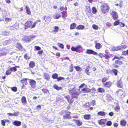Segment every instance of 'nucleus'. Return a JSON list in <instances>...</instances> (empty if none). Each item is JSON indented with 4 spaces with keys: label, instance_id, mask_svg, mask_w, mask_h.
<instances>
[{
    "label": "nucleus",
    "instance_id": "37",
    "mask_svg": "<svg viewBox=\"0 0 128 128\" xmlns=\"http://www.w3.org/2000/svg\"><path fill=\"white\" fill-rule=\"evenodd\" d=\"M74 68L76 71L77 72H81L82 70V68L78 66H74Z\"/></svg>",
    "mask_w": 128,
    "mask_h": 128
},
{
    "label": "nucleus",
    "instance_id": "2",
    "mask_svg": "<svg viewBox=\"0 0 128 128\" xmlns=\"http://www.w3.org/2000/svg\"><path fill=\"white\" fill-rule=\"evenodd\" d=\"M124 57L121 56L120 57L115 56L112 59V60L113 61L115 59H118V60H116L115 61L114 63L113 64L112 66L115 68H118L119 67L118 65H121L123 64V62L119 60L120 59L123 58Z\"/></svg>",
    "mask_w": 128,
    "mask_h": 128
},
{
    "label": "nucleus",
    "instance_id": "25",
    "mask_svg": "<svg viewBox=\"0 0 128 128\" xmlns=\"http://www.w3.org/2000/svg\"><path fill=\"white\" fill-rule=\"evenodd\" d=\"M28 79L23 78L21 80V82L22 84L27 85L28 84L27 80Z\"/></svg>",
    "mask_w": 128,
    "mask_h": 128
},
{
    "label": "nucleus",
    "instance_id": "40",
    "mask_svg": "<svg viewBox=\"0 0 128 128\" xmlns=\"http://www.w3.org/2000/svg\"><path fill=\"white\" fill-rule=\"evenodd\" d=\"M9 122V120H1V123L2 125L3 126H5V122Z\"/></svg>",
    "mask_w": 128,
    "mask_h": 128
},
{
    "label": "nucleus",
    "instance_id": "19",
    "mask_svg": "<svg viewBox=\"0 0 128 128\" xmlns=\"http://www.w3.org/2000/svg\"><path fill=\"white\" fill-rule=\"evenodd\" d=\"M22 40L25 42H29L30 41L29 36H26L22 38Z\"/></svg>",
    "mask_w": 128,
    "mask_h": 128
},
{
    "label": "nucleus",
    "instance_id": "50",
    "mask_svg": "<svg viewBox=\"0 0 128 128\" xmlns=\"http://www.w3.org/2000/svg\"><path fill=\"white\" fill-rule=\"evenodd\" d=\"M122 54L124 56L128 55V50H126L122 52Z\"/></svg>",
    "mask_w": 128,
    "mask_h": 128
},
{
    "label": "nucleus",
    "instance_id": "15",
    "mask_svg": "<svg viewBox=\"0 0 128 128\" xmlns=\"http://www.w3.org/2000/svg\"><path fill=\"white\" fill-rule=\"evenodd\" d=\"M90 88H84L81 89L80 92L82 93H88L89 92Z\"/></svg>",
    "mask_w": 128,
    "mask_h": 128
},
{
    "label": "nucleus",
    "instance_id": "59",
    "mask_svg": "<svg viewBox=\"0 0 128 128\" xmlns=\"http://www.w3.org/2000/svg\"><path fill=\"white\" fill-rule=\"evenodd\" d=\"M106 125L108 126H110L112 124V122L111 121H108L106 123Z\"/></svg>",
    "mask_w": 128,
    "mask_h": 128
},
{
    "label": "nucleus",
    "instance_id": "24",
    "mask_svg": "<svg viewBox=\"0 0 128 128\" xmlns=\"http://www.w3.org/2000/svg\"><path fill=\"white\" fill-rule=\"evenodd\" d=\"M120 123L121 126H124L126 124V122L124 120H122L120 121Z\"/></svg>",
    "mask_w": 128,
    "mask_h": 128
},
{
    "label": "nucleus",
    "instance_id": "3",
    "mask_svg": "<svg viewBox=\"0 0 128 128\" xmlns=\"http://www.w3.org/2000/svg\"><path fill=\"white\" fill-rule=\"evenodd\" d=\"M71 114L70 112L66 110H62L59 113L60 115H63V117L64 119H70L71 118L70 115Z\"/></svg>",
    "mask_w": 128,
    "mask_h": 128
},
{
    "label": "nucleus",
    "instance_id": "56",
    "mask_svg": "<svg viewBox=\"0 0 128 128\" xmlns=\"http://www.w3.org/2000/svg\"><path fill=\"white\" fill-rule=\"evenodd\" d=\"M16 26L14 25L11 26L10 27V29L11 30H14L15 29H16Z\"/></svg>",
    "mask_w": 128,
    "mask_h": 128
},
{
    "label": "nucleus",
    "instance_id": "46",
    "mask_svg": "<svg viewBox=\"0 0 128 128\" xmlns=\"http://www.w3.org/2000/svg\"><path fill=\"white\" fill-rule=\"evenodd\" d=\"M42 92L44 94L49 93V91L47 89L43 88L42 89Z\"/></svg>",
    "mask_w": 128,
    "mask_h": 128
},
{
    "label": "nucleus",
    "instance_id": "34",
    "mask_svg": "<svg viewBox=\"0 0 128 128\" xmlns=\"http://www.w3.org/2000/svg\"><path fill=\"white\" fill-rule=\"evenodd\" d=\"M106 98L107 100L108 101L111 100L112 99V98L111 95L109 94H107L106 96Z\"/></svg>",
    "mask_w": 128,
    "mask_h": 128
},
{
    "label": "nucleus",
    "instance_id": "35",
    "mask_svg": "<svg viewBox=\"0 0 128 128\" xmlns=\"http://www.w3.org/2000/svg\"><path fill=\"white\" fill-rule=\"evenodd\" d=\"M97 114L99 116H104L106 115V113L104 112L100 111L98 112Z\"/></svg>",
    "mask_w": 128,
    "mask_h": 128
},
{
    "label": "nucleus",
    "instance_id": "43",
    "mask_svg": "<svg viewBox=\"0 0 128 128\" xmlns=\"http://www.w3.org/2000/svg\"><path fill=\"white\" fill-rule=\"evenodd\" d=\"M120 20H117L115 21L113 24V25L114 26H116L119 24L120 23Z\"/></svg>",
    "mask_w": 128,
    "mask_h": 128
},
{
    "label": "nucleus",
    "instance_id": "63",
    "mask_svg": "<svg viewBox=\"0 0 128 128\" xmlns=\"http://www.w3.org/2000/svg\"><path fill=\"white\" fill-rule=\"evenodd\" d=\"M35 50H40L41 49V48L40 47L38 46H35L34 47Z\"/></svg>",
    "mask_w": 128,
    "mask_h": 128
},
{
    "label": "nucleus",
    "instance_id": "22",
    "mask_svg": "<svg viewBox=\"0 0 128 128\" xmlns=\"http://www.w3.org/2000/svg\"><path fill=\"white\" fill-rule=\"evenodd\" d=\"M35 63L33 61H31L30 62L29 66L30 68H32L35 66Z\"/></svg>",
    "mask_w": 128,
    "mask_h": 128
},
{
    "label": "nucleus",
    "instance_id": "48",
    "mask_svg": "<svg viewBox=\"0 0 128 128\" xmlns=\"http://www.w3.org/2000/svg\"><path fill=\"white\" fill-rule=\"evenodd\" d=\"M54 88L57 90H60L62 88L61 87H59L56 85H55L54 86Z\"/></svg>",
    "mask_w": 128,
    "mask_h": 128
},
{
    "label": "nucleus",
    "instance_id": "5",
    "mask_svg": "<svg viewBox=\"0 0 128 128\" xmlns=\"http://www.w3.org/2000/svg\"><path fill=\"white\" fill-rule=\"evenodd\" d=\"M69 94H70L72 96V97L73 98H78L79 94L73 90V88L71 90H68Z\"/></svg>",
    "mask_w": 128,
    "mask_h": 128
},
{
    "label": "nucleus",
    "instance_id": "44",
    "mask_svg": "<svg viewBox=\"0 0 128 128\" xmlns=\"http://www.w3.org/2000/svg\"><path fill=\"white\" fill-rule=\"evenodd\" d=\"M116 85L119 88H122L123 86L122 84L120 81L118 82Z\"/></svg>",
    "mask_w": 128,
    "mask_h": 128
},
{
    "label": "nucleus",
    "instance_id": "23",
    "mask_svg": "<svg viewBox=\"0 0 128 128\" xmlns=\"http://www.w3.org/2000/svg\"><path fill=\"white\" fill-rule=\"evenodd\" d=\"M74 122L76 123V125L78 126H81L82 124V122H80L79 120H76V119L73 120Z\"/></svg>",
    "mask_w": 128,
    "mask_h": 128
},
{
    "label": "nucleus",
    "instance_id": "36",
    "mask_svg": "<svg viewBox=\"0 0 128 128\" xmlns=\"http://www.w3.org/2000/svg\"><path fill=\"white\" fill-rule=\"evenodd\" d=\"M96 92V90L94 88H92L90 89L89 90V92H90L92 94H94Z\"/></svg>",
    "mask_w": 128,
    "mask_h": 128
},
{
    "label": "nucleus",
    "instance_id": "6",
    "mask_svg": "<svg viewBox=\"0 0 128 128\" xmlns=\"http://www.w3.org/2000/svg\"><path fill=\"white\" fill-rule=\"evenodd\" d=\"M80 49H82V47L80 45L77 46L76 47L72 46L71 48V50L72 51H76L79 52H82V51H80L79 50Z\"/></svg>",
    "mask_w": 128,
    "mask_h": 128
},
{
    "label": "nucleus",
    "instance_id": "26",
    "mask_svg": "<svg viewBox=\"0 0 128 128\" xmlns=\"http://www.w3.org/2000/svg\"><path fill=\"white\" fill-rule=\"evenodd\" d=\"M83 117L85 120H88L90 119L91 116L90 114H85L84 115Z\"/></svg>",
    "mask_w": 128,
    "mask_h": 128
},
{
    "label": "nucleus",
    "instance_id": "52",
    "mask_svg": "<svg viewBox=\"0 0 128 128\" xmlns=\"http://www.w3.org/2000/svg\"><path fill=\"white\" fill-rule=\"evenodd\" d=\"M92 12L93 14H95L96 13L97 10L95 7H93L92 8Z\"/></svg>",
    "mask_w": 128,
    "mask_h": 128
},
{
    "label": "nucleus",
    "instance_id": "8",
    "mask_svg": "<svg viewBox=\"0 0 128 128\" xmlns=\"http://www.w3.org/2000/svg\"><path fill=\"white\" fill-rule=\"evenodd\" d=\"M28 80H29V84L31 87L33 88H35L36 86V81L32 79H28Z\"/></svg>",
    "mask_w": 128,
    "mask_h": 128
},
{
    "label": "nucleus",
    "instance_id": "12",
    "mask_svg": "<svg viewBox=\"0 0 128 128\" xmlns=\"http://www.w3.org/2000/svg\"><path fill=\"white\" fill-rule=\"evenodd\" d=\"M112 82L110 81H108L103 83V86L105 88H109L111 86Z\"/></svg>",
    "mask_w": 128,
    "mask_h": 128
},
{
    "label": "nucleus",
    "instance_id": "49",
    "mask_svg": "<svg viewBox=\"0 0 128 128\" xmlns=\"http://www.w3.org/2000/svg\"><path fill=\"white\" fill-rule=\"evenodd\" d=\"M10 33V32L6 30L3 31L2 33L4 35L6 36L8 35Z\"/></svg>",
    "mask_w": 128,
    "mask_h": 128
},
{
    "label": "nucleus",
    "instance_id": "38",
    "mask_svg": "<svg viewBox=\"0 0 128 128\" xmlns=\"http://www.w3.org/2000/svg\"><path fill=\"white\" fill-rule=\"evenodd\" d=\"M98 91L99 92L103 93L104 92L105 90L103 88H99L98 89Z\"/></svg>",
    "mask_w": 128,
    "mask_h": 128
},
{
    "label": "nucleus",
    "instance_id": "4",
    "mask_svg": "<svg viewBox=\"0 0 128 128\" xmlns=\"http://www.w3.org/2000/svg\"><path fill=\"white\" fill-rule=\"evenodd\" d=\"M37 23V22H35L32 24V22L31 20H28L24 24V28L26 29L28 28H34L36 26Z\"/></svg>",
    "mask_w": 128,
    "mask_h": 128
},
{
    "label": "nucleus",
    "instance_id": "53",
    "mask_svg": "<svg viewBox=\"0 0 128 128\" xmlns=\"http://www.w3.org/2000/svg\"><path fill=\"white\" fill-rule=\"evenodd\" d=\"M11 89L12 91L14 92H16L17 90V88L16 86L12 87L11 88Z\"/></svg>",
    "mask_w": 128,
    "mask_h": 128
},
{
    "label": "nucleus",
    "instance_id": "9",
    "mask_svg": "<svg viewBox=\"0 0 128 128\" xmlns=\"http://www.w3.org/2000/svg\"><path fill=\"white\" fill-rule=\"evenodd\" d=\"M110 15L112 17V18L114 20H117L118 18V14L115 11H112L110 13Z\"/></svg>",
    "mask_w": 128,
    "mask_h": 128
},
{
    "label": "nucleus",
    "instance_id": "20",
    "mask_svg": "<svg viewBox=\"0 0 128 128\" xmlns=\"http://www.w3.org/2000/svg\"><path fill=\"white\" fill-rule=\"evenodd\" d=\"M95 47L97 49H99L102 48V46L101 44L100 43H97L95 42Z\"/></svg>",
    "mask_w": 128,
    "mask_h": 128
},
{
    "label": "nucleus",
    "instance_id": "51",
    "mask_svg": "<svg viewBox=\"0 0 128 128\" xmlns=\"http://www.w3.org/2000/svg\"><path fill=\"white\" fill-rule=\"evenodd\" d=\"M12 72H15L17 71V68H16V67H11L10 68Z\"/></svg>",
    "mask_w": 128,
    "mask_h": 128
},
{
    "label": "nucleus",
    "instance_id": "11",
    "mask_svg": "<svg viewBox=\"0 0 128 128\" xmlns=\"http://www.w3.org/2000/svg\"><path fill=\"white\" fill-rule=\"evenodd\" d=\"M86 53L88 54H92L94 55H96L98 54L97 52L92 50H87L86 51Z\"/></svg>",
    "mask_w": 128,
    "mask_h": 128
},
{
    "label": "nucleus",
    "instance_id": "45",
    "mask_svg": "<svg viewBox=\"0 0 128 128\" xmlns=\"http://www.w3.org/2000/svg\"><path fill=\"white\" fill-rule=\"evenodd\" d=\"M57 45L61 48L63 49L64 48V46L62 44H61L59 42H58L57 44Z\"/></svg>",
    "mask_w": 128,
    "mask_h": 128
},
{
    "label": "nucleus",
    "instance_id": "60",
    "mask_svg": "<svg viewBox=\"0 0 128 128\" xmlns=\"http://www.w3.org/2000/svg\"><path fill=\"white\" fill-rule=\"evenodd\" d=\"M65 78L63 77H59L57 79V80L58 81H59L60 80H64Z\"/></svg>",
    "mask_w": 128,
    "mask_h": 128
},
{
    "label": "nucleus",
    "instance_id": "7",
    "mask_svg": "<svg viewBox=\"0 0 128 128\" xmlns=\"http://www.w3.org/2000/svg\"><path fill=\"white\" fill-rule=\"evenodd\" d=\"M127 47V46L126 45L118 46L114 48V51H117L126 49Z\"/></svg>",
    "mask_w": 128,
    "mask_h": 128
},
{
    "label": "nucleus",
    "instance_id": "57",
    "mask_svg": "<svg viewBox=\"0 0 128 128\" xmlns=\"http://www.w3.org/2000/svg\"><path fill=\"white\" fill-rule=\"evenodd\" d=\"M98 55L99 57L101 58H103L104 57V54H103L100 53L98 54Z\"/></svg>",
    "mask_w": 128,
    "mask_h": 128
},
{
    "label": "nucleus",
    "instance_id": "39",
    "mask_svg": "<svg viewBox=\"0 0 128 128\" xmlns=\"http://www.w3.org/2000/svg\"><path fill=\"white\" fill-rule=\"evenodd\" d=\"M90 68V67L88 66L87 67L85 70L86 73L88 75H89L90 74V72H89Z\"/></svg>",
    "mask_w": 128,
    "mask_h": 128
},
{
    "label": "nucleus",
    "instance_id": "28",
    "mask_svg": "<svg viewBox=\"0 0 128 128\" xmlns=\"http://www.w3.org/2000/svg\"><path fill=\"white\" fill-rule=\"evenodd\" d=\"M61 17V15L58 12H56L54 16V18L56 19H58Z\"/></svg>",
    "mask_w": 128,
    "mask_h": 128
},
{
    "label": "nucleus",
    "instance_id": "61",
    "mask_svg": "<svg viewBox=\"0 0 128 128\" xmlns=\"http://www.w3.org/2000/svg\"><path fill=\"white\" fill-rule=\"evenodd\" d=\"M90 103L91 105L94 106L96 104V101L95 100H92Z\"/></svg>",
    "mask_w": 128,
    "mask_h": 128
},
{
    "label": "nucleus",
    "instance_id": "29",
    "mask_svg": "<svg viewBox=\"0 0 128 128\" xmlns=\"http://www.w3.org/2000/svg\"><path fill=\"white\" fill-rule=\"evenodd\" d=\"M54 30L52 31V32L54 34H56L58 32L59 30L58 27V26H55L54 27Z\"/></svg>",
    "mask_w": 128,
    "mask_h": 128
},
{
    "label": "nucleus",
    "instance_id": "64",
    "mask_svg": "<svg viewBox=\"0 0 128 128\" xmlns=\"http://www.w3.org/2000/svg\"><path fill=\"white\" fill-rule=\"evenodd\" d=\"M92 27L95 30H97L98 28V26L95 24H93Z\"/></svg>",
    "mask_w": 128,
    "mask_h": 128
},
{
    "label": "nucleus",
    "instance_id": "21",
    "mask_svg": "<svg viewBox=\"0 0 128 128\" xmlns=\"http://www.w3.org/2000/svg\"><path fill=\"white\" fill-rule=\"evenodd\" d=\"M124 92L121 89H119L118 91L117 92V94L118 96H122L123 95Z\"/></svg>",
    "mask_w": 128,
    "mask_h": 128
},
{
    "label": "nucleus",
    "instance_id": "18",
    "mask_svg": "<svg viewBox=\"0 0 128 128\" xmlns=\"http://www.w3.org/2000/svg\"><path fill=\"white\" fill-rule=\"evenodd\" d=\"M13 124L15 126H18L21 125V122L20 121H18L17 120H15L13 122Z\"/></svg>",
    "mask_w": 128,
    "mask_h": 128
},
{
    "label": "nucleus",
    "instance_id": "41",
    "mask_svg": "<svg viewBox=\"0 0 128 128\" xmlns=\"http://www.w3.org/2000/svg\"><path fill=\"white\" fill-rule=\"evenodd\" d=\"M58 77V74L56 73H54L52 74V78L54 79H57Z\"/></svg>",
    "mask_w": 128,
    "mask_h": 128
},
{
    "label": "nucleus",
    "instance_id": "62",
    "mask_svg": "<svg viewBox=\"0 0 128 128\" xmlns=\"http://www.w3.org/2000/svg\"><path fill=\"white\" fill-rule=\"evenodd\" d=\"M104 57L107 60L108 59L110 58V56L108 54H104Z\"/></svg>",
    "mask_w": 128,
    "mask_h": 128
},
{
    "label": "nucleus",
    "instance_id": "55",
    "mask_svg": "<svg viewBox=\"0 0 128 128\" xmlns=\"http://www.w3.org/2000/svg\"><path fill=\"white\" fill-rule=\"evenodd\" d=\"M59 9L60 10V11H62L64 10H66L67 9V8L66 7L64 8V7L63 6H61L60 7Z\"/></svg>",
    "mask_w": 128,
    "mask_h": 128
},
{
    "label": "nucleus",
    "instance_id": "33",
    "mask_svg": "<svg viewBox=\"0 0 128 128\" xmlns=\"http://www.w3.org/2000/svg\"><path fill=\"white\" fill-rule=\"evenodd\" d=\"M84 28V26L83 25H80L77 26L76 28L77 30H83Z\"/></svg>",
    "mask_w": 128,
    "mask_h": 128
},
{
    "label": "nucleus",
    "instance_id": "30",
    "mask_svg": "<svg viewBox=\"0 0 128 128\" xmlns=\"http://www.w3.org/2000/svg\"><path fill=\"white\" fill-rule=\"evenodd\" d=\"M25 8L27 14H28L30 15L31 14V12L28 6H25Z\"/></svg>",
    "mask_w": 128,
    "mask_h": 128
},
{
    "label": "nucleus",
    "instance_id": "54",
    "mask_svg": "<svg viewBox=\"0 0 128 128\" xmlns=\"http://www.w3.org/2000/svg\"><path fill=\"white\" fill-rule=\"evenodd\" d=\"M12 72L10 69H8L6 70V74L7 75L10 74H11Z\"/></svg>",
    "mask_w": 128,
    "mask_h": 128
},
{
    "label": "nucleus",
    "instance_id": "16",
    "mask_svg": "<svg viewBox=\"0 0 128 128\" xmlns=\"http://www.w3.org/2000/svg\"><path fill=\"white\" fill-rule=\"evenodd\" d=\"M3 56H6L8 53V50L7 49L3 48L2 49L0 50Z\"/></svg>",
    "mask_w": 128,
    "mask_h": 128
},
{
    "label": "nucleus",
    "instance_id": "32",
    "mask_svg": "<svg viewBox=\"0 0 128 128\" xmlns=\"http://www.w3.org/2000/svg\"><path fill=\"white\" fill-rule=\"evenodd\" d=\"M44 77L45 79L47 80H49L50 79L49 75L47 73H44Z\"/></svg>",
    "mask_w": 128,
    "mask_h": 128
},
{
    "label": "nucleus",
    "instance_id": "17",
    "mask_svg": "<svg viewBox=\"0 0 128 128\" xmlns=\"http://www.w3.org/2000/svg\"><path fill=\"white\" fill-rule=\"evenodd\" d=\"M62 17L64 20L66 19V17L67 16V13L66 10L61 12Z\"/></svg>",
    "mask_w": 128,
    "mask_h": 128
},
{
    "label": "nucleus",
    "instance_id": "1",
    "mask_svg": "<svg viewBox=\"0 0 128 128\" xmlns=\"http://www.w3.org/2000/svg\"><path fill=\"white\" fill-rule=\"evenodd\" d=\"M100 9L102 13L105 14L109 11L110 7L108 3L104 2L101 4Z\"/></svg>",
    "mask_w": 128,
    "mask_h": 128
},
{
    "label": "nucleus",
    "instance_id": "27",
    "mask_svg": "<svg viewBox=\"0 0 128 128\" xmlns=\"http://www.w3.org/2000/svg\"><path fill=\"white\" fill-rule=\"evenodd\" d=\"M21 101L24 104H26L27 103L26 99L24 96H23L22 97Z\"/></svg>",
    "mask_w": 128,
    "mask_h": 128
},
{
    "label": "nucleus",
    "instance_id": "14",
    "mask_svg": "<svg viewBox=\"0 0 128 128\" xmlns=\"http://www.w3.org/2000/svg\"><path fill=\"white\" fill-rule=\"evenodd\" d=\"M107 120L105 119H102L98 121V124L102 125L104 126Z\"/></svg>",
    "mask_w": 128,
    "mask_h": 128
},
{
    "label": "nucleus",
    "instance_id": "10",
    "mask_svg": "<svg viewBox=\"0 0 128 128\" xmlns=\"http://www.w3.org/2000/svg\"><path fill=\"white\" fill-rule=\"evenodd\" d=\"M64 98L67 100L69 104H72L73 103L74 100L72 99L73 98H70L69 95H68L65 96Z\"/></svg>",
    "mask_w": 128,
    "mask_h": 128
},
{
    "label": "nucleus",
    "instance_id": "31",
    "mask_svg": "<svg viewBox=\"0 0 128 128\" xmlns=\"http://www.w3.org/2000/svg\"><path fill=\"white\" fill-rule=\"evenodd\" d=\"M76 26V24L74 23L71 24L70 26V29L72 30L75 28Z\"/></svg>",
    "mask_w": 128,
    "mask_h": 128
},
{
    "label": "nucleus",
    "instance_id": "47",
    "mask_svg": "<svg viewBox=\"0 0 128 128\" xmlns=\"http://www.w3.org/2000/svg\"><path fill=\"white\" fill-rule=\"evenodd\" d=\"M109 76L108 77H104L102 80V82L103 83L106 82V81L108 80Z\"/></svg>",
    "mask_w": 128,
    "mask_h": 128
},
{
    "label": "nucleus",
    "instance_id": "42",
    "mask_svg": "<svg viewBox=\"0 0 128 128\" xmlns=\"http://www.w3.org/2000/svg\"><path fill=\"white\" fill-rule=\"evenodd\" d=\"M112 72L114 74L115 76H116L117 75L118 71L117 70L114 69L112 70Z\"/></svg>",
    "mask_w": 128,
    "mask_h": 128
},
{
    "label": "nucleus",
    "instance_id": "58",
    "mask_svg": "<svg viewBox=\"0 0 128 128\" xmlns=\"http://www.w3.org/2000/svg\"><path fill=\"white\" fill-rule=\"evenodd\" d=\"M120 108L119 106L118 105L115 106L114 108V110H116L118 112V110H120Z\"/></svg>",
    "mask_w": 128,
    "mask_h": 128
},
{
    "label": "nucleus",
    "instance_id": "13",
    "mask_svg": "<svg viewBox=\"0 0 128 128\" xmlns=\"http://www.w3.org/2000/svg\"><path fill=\"white\" fill-rule=\"evenodd\" d=\"M16 48L19 50L21 51H26V50L21 45V44L20 43H17L16 44Z\"/></svg>",
    "mask_w": 128,
    "mask_h": 128
}]
</instances>
